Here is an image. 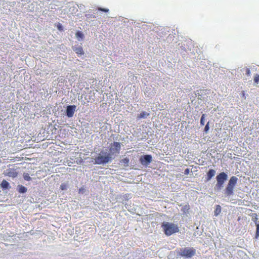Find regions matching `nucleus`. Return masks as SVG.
<instances>
[{
  "mask_svg": "<svg viewBox=\"0 0 259 259\" xmlns=\"http://www.w3.org/2000/svg\"><path fill=\"white\" fill-rule=\"evenodd\" d=\"M114 157H111L107 149H102L98 153L97 156L94 158V164L105 165L111 163L114 159Z\"/></svg>",
  "mask_w": 259,
  "mask_h": 259,
  "instance_id": "obj_1",
  "label": "nucleus"
},
{
  "mask_svg": "<svg viewBox=\"0 0 259 259\" xmlns=\"http://www.w3.org/2000/svg\"><path fill=\"white\" fill-rule=\"evenodd\" d=\"M238 179L235 176L230 178L224 190V194L226 196H231L234 194V189L237 184Z\"/></svg>",
  "mask_w": 259,
  "mask_h": 259,
  "instance_id": "obj_2",
  "label": "nucleus"
},
{
  "mask_svg": "<svg viewBox=\"0 0 259 259\" xmlns=\"http://www.w3.org/2000/svg\"><path fill=\"white\" fill-rule=\"evenodd\" d=\"M161 227L167 236H170L179 231L178 225L172 223L164 222L161 225Z\"/></svg>",
  "mask_w": 259,
  "mask_h": 259,
  "instance_id": "obj_3",
  "label": "nucleus"
},
{
  "mask_svg": "<svg viewBox=\"0 0 259 259\" xmlns=\"http://www.w3.org/2000/svg\"><path fill=\"white\" fill-rule=\"evenodd\" d=\"M217 183L214 186V190L219 192L224 187L225 182L228 179V175L225 172L219 173L215 177Z\"/></svg>",
  "mask_w": 259,
  "mask_h": 259,
  "instance_id": "obj_4",
  "label": "nucleus"
},
{
  "mask_svg": "<svg viewBox=\"0 0 259 259\" xmlns=\"http://www.w3.org/2000/svg\"><path fill=\"white\" fill-rule=\"evenodd\" d=\"M179 254L186 258H189L196 254V249L193 247H185L180 248Z\"/></svg>",
  "mask_w": 259,
  "mask_h": 259,
  "instance_id": "obj_5",
  "label": "nucleus"
},
{
  "mask_svg": "<svg viewBox=\"0 0 259 259\" xmlns=\"http://www.w3.org/2000/svg\"><path fill=\"white\" fill-rule=\"evenodd\" d=\"M121 150V143L117 142H114L110 145L109 153L111 157H115L120 152Z\"/></svg>",
  "mask_w": 259,
  "mask_h": 259,
  "instance_id": "obj_6",
  "label": "nucleus"
},
{
  "mask_svg": "<svg viewBox=\"0 0 259 259\" xmlns=\"http://www.w3.org/2000/svg\"><path fill=\"white\" fill-rule=\"evenodd\" d=\"M152 161V156L150 154L141 155L139 158V162L145 167H149V164Z\"/></svg>",
  "mask_w": 259,
  "mask_h": 259,
  "instance_id": "obj_7",
  "label": "nucleus"
},
{
  "mask_svg": "<svg viewBox=\"0 0 259 259\" xmlns=\"http://www.w3.org/2000/svg\"><path fill=\"white\" fill-rule=\"evenodd\" d=\"M76 106L75 105H68L66 108L65 115L68 118L73 117L75 111H76Z\"/></svg>",
  "mask_w": 259,
  "mask_h": 259,
  "instance_id": "obj_8",
  "label": "nucleus"
},
{
  "mask_svg": "<svg viewBox=\"0 0 259 259\" xmlns=\"http://www.w3.org/2000/svg\"><path fill=\"white\" fill-rule=\"evenodd\" d=\"M195 94L196 97H198V99L200 100H204L206 96V91L202 90L196 91Z\"/></svg>",
  "mask_w": 259,
  "mask_h": 259,
  "instance_id": "obj_9",
  "label": "nucleus"
},
{
  "mask_svg": "<svg viewBox=\"0 0 259 259\" xmlns=\"http://www.w3.org/2000/svg\"><path fill=\"white\" fill-rule=\"evenodd\" d=\"M216 171L213 169H210L206 173V177L205 178L206 181H209L215 175Z\"/></svg>",
  "mask_w": 259,
  "mask_h": 259,
  "instance_id": "obj_10",
  "label": "nucleus"
},
{
  "mask_svg": "<svg viewBox=\"0 0 259 259\" xmlns=\"http://www.w3.org/2000/svg\"><path fill=\"white\" fill-rule=\"evenodd\" d=\"M5 173V175L12 178H15L18 175V172L16 170L12 169H7Z\"/></svg>",
  "mask_w": 259,
  "mask_h": 259,
  "instance_id": "obj_11",
  "label": "nucleus"
},
{
  "mask_svg": "<svg viewBox=\"0 0 259 259\" xmlns=\"http://www.w3.org/2000/svg\"><path fill=\"white\" fill-rule=\"evenodd\" d=\"M73 50L78 55H82L84 54L82 48L80 46H75L72 47Z\"/></svg>",
  "mask_w": 259,
  "mask_h": 259,
  "instance_id": "obj_12",
  "label": "nucleus"
},
{
  "mask_svg": "<svg viewBox=\"0 0 259 259\" xmlns=\"http://www.w3.org/2000/svg\"><path fill=\"white\" fill-rule=\"evenodd\" d=\"M130 159L127 157H125L119 160V164L125 167H127L129 166Z\"/></svg>",
  "mask_w": 259,
  "mask_h": 259,
  "instance_id": "obj_13",
  "label": "nucleus"
},
{
  "mask_svg": "<svg viewBox=\"0 0 259 259\" xmlns=\"http://www.w3.org/2000/svg\"><path fill=\"white\" fill-rule=\"evenodd\" d=\"M1 187L3 190H8L11 188L10 186V184L5 180H3L1 184Z\"/></svg>",
  "mask_w": 259,
  "mask_h": 259,
  "instance_id": "obj_14",
  "label": "nucleus"
},
{
  "mask_svg": "<svg viewBox=\"0 0 259 259\" xmlns=\"http://www.w3.org/2000/svg\"><path fill=\"white\" fill-rule=\"evenodd\" d=\"M75 37L78 41H82L84 38V35L82 32L77 31L75 33Z\"/></svg>",
  "mask_w": 259,
  "mask_h": 259,
  "instance_id": "obj_15",
  "label": "nucleus"
},
{
  "mask_svg": "<svg viewBox=\"0 0 259 259\" xmlns=\"http://www.w3.org/2000/svg\"><path fill=\"white\" fill-rule=\"evenodd\" d=\"M17 191L21 194H24L27 191V189L24 186L19 185L17 188Z\"/></svg>",
  "mask_w": 259,
  "mask_h": 259,
  "instance_id": "obj_16",
  "label": "nucleus"
},
{
  "mask_svg": "<svg viewBox=\"0 0 259 259\" xmlns=\"http://www.w3.org/2000/svg\"><path fill=\"white\" fill-rule=\"evenodd\" d=\"M150 115V114L146 111H142L141 112L140 114H139L137 116V118L138 119H145L147 118V117Z\"/></svg>",
  "mask_w": 259,
  "mask_h": 259,
  "instance_id": "obj_17",
  "label": "nucleus"
},
{
  "mask_svg": "<svg viewBox=\"0 0 259 259\" xmlns=\"http://www.w3.org/2000/svg\"><path fill=\"white\" fill-rule=\"evenodd\" d=\"M221 212V207L219 205H217L215 210L214 211V215L218 216Z\"/></svg>",
  "mask_w": 259,
  "mask_h": 259,
  "instance_id": "obj_18",
  "label": "nucleus"
},
{
  "mask_svg": "<svg viewBox=\"0 0 259 259\" xmlns=\"http://www.w3.org/2000/svg\"><path fill=\"white\" fill-rule=\"evenodd\" d=\"M189 209V206L188 205H185L182 207L181 211L183 212V213L186 214L188 212Z\"/></svg>",
  "mask_w": 259,
  "mask_h": 259,
  "instance_id": "obj_19",
  "label": "nucleus"
},
{
  "mask_svg": "<svg viewBox=\"0 0 259 259\" xmlns=\"http://www.w3.org/2000/svg\"><path fill=\"white\" fill-rule=\"evenodd\" d=\"M69 187V185L68 183H64L61 184L60 189L62 190H66Z\"/></svg>",
  "mask_w": 259,
  "mask_h": 259,
  "instance_id": "obj_20",
  "label": "nucleus"
},
{
  "mask_svg": "<svg viewBox=\"0 0 259 259\" xmlns=\"http://www.w3.org/2000/svg\"><path fill=\"white\" fill-rule=\"evenodd\" d=\"M205 116H206V115L205 114H203L201 117L200 123V125L202 126L204 125Z\"/></svg>",
  "mask_w": 259,
  "mask_h": 259,
  "instance_id": "obj_21",
  "label": "nucleus"
},
{
  "mask_svg": "<svg viewBox=\"0 0 259 259\" xmlns=\"http://www.w3.org/2000/svg\"><path fill=\"white\" fill-rule=\"evenodd\" d=\"M256 229L255 232V238H257L259 237V224L255 223Z\"/></svg>",
  "mask_w": 259,
  "mask_h": 259,
  "instance_id": "obj_22",
  "label": "nucleus"
},
{
  "mask_svg": "<svg viewBox=\"0 0 259 259\" xmlns=\"http://www.w3.org/2000/svg\"><path fill=\"white\" fill-rule=\"evenodd\" d=\"M23 177L24 179L27 181H29L31 180V178L29 176L28 174H24Z\"/></svg>",
  "mask_w": 259,
  "mask_h": 259,
  "instance_id": "obj_23",
  "label": "nucleus"
},
{
  "mask_svg": "<svg viewBox=\"0 0 259 259\" xmlns=\"http://www.w3.org/2000/svg\"><path fill=\"white\" fill-rule=\"evenodd\" d=\"M209 122H208L205 125V127H204V132L205 133V134H207L208 133V131H209Z\"/></svg>",
  "mask_w": 259,
  "mask_h": 259,
  "instance_id": "obj_24",
  "label": "nucleus"
},
{
  "mask_svg": "<svg viewBox=\"0 0 259 259\" xmlns=\"http://www.w3.org/2000/svg\"><path fill=\"white\" fill-rule=\"evenodd\" d=\"M56 26H57V29L60 31H63V25H62V24L60 23H58L57 25H56Z\"/></svg>",
  "mask_w": 259,
  "mask_h": 259,
  "instance_id": "obj_25",
  "label": "nucleus"
},
{
  "mask_svg": "<svg viewBox=\"0 0 259 259\" xmlns=\"http://www.w3.org/2000/svg\"><path fill=\"white\" fill-rule=\"evenodd\" d=\"M254 81L257 84L259 83V75L257 74H256L254 76Z\"/></svg>",
  "mask_w": 259,
  "mask_h": 259,
  "instance_id": "obj_26",
  "label": "nucleus"
},
{
  "mask_svg": "<svg viewBox=\"0 0 259 259\" xmlns=\"http://www.w3.org/2000/svg\"><path fill=\"white\" fill-rule=\"evenodd\" d=\"M98 10L99 11H102L103 12H109V9H106V8H101V7H99L98 8Z\"/></svg>",
  "mask_w": 259,
  "mask_h": 259,
  "instance_id": "obj_27",
  "label": "nucleus"
},
{
  "mask_svg": "<svg viewBox=\"0 0 259 259\" xmlns=\"http://www.w3.org/2000/svg\"><path fill=\"white\" fill-rule=\"evenodd\" d=\"M49 2H50V0H40L39 1L40 4L39 5H40V4H42L44 5V4L46 3H47V4H49Z\"/></svg>",
  "mask_w": 259,
  "mask_h": 259,
  "instance_id": "obj_28",
  "label": "nucleus"
},
{
  "mask_svg": "<svg viewBox=\"0 0 259 259\" xmlns=\"http://www.w3.org/2000/svg\"><path fill=\"white\" fill-rule=\"evenodd\" d=\"M85 189L83 187H81L79 189L78 192L80 194H83L84 193Z\"/></svg>",
  "mask_w": 259,
  "mask_h": 259,
  "instance_id": "obj_29",
  "label": "nucleus"
},
{
  "mask_svg": "<svg viewBox=\"0 0 259 259\" xmlns=\"http://www.w3.org/2000/svg\"><path fill=\"white\" fill-rule=\"evenodd\" d=\"M123 197L125 200H128V199L131 198L130 195L128 194H125Z\"/></svg>",
  "mask_w": 259,
  "mask_h": 259,
  "instance_id": "obj_30",
  "label": "nucleus"
},
{
  "mask_svg": "<svg viewBox=\"0 0 259 259\" xmlns=\"http://www.w3.org/2000/svg\"><path fill=\"white\" fill-rule=\"evenodd\" d=\"M246 74L247 75V76H249L250 74V70L249 68H247L246 69Z\"/></svg>",
  "mask_w": 259,
  "mask_h": 259,
  "instance_id": "obj_31",
  "label": "nucleus"
},
{
  "mask_svg": "<svg viewBox=\"0 0 259 259\" xmlns=\"http://www.w3.org/2000/svg\"><path fill=\"white\" fill-rule=\"evenodd\" d=\"M190 172V169L189 168H186L185 169V171H184V174L185 175H188Z\"/></svg>",
  "mask_w": 259,
  "mask_h": 259,
  "instance_id": "obj_32",
  "label": "nucleus"
},
{
  "mask_svg": "<svg viewBox=\"0 0 259 259\" xmlns=\"http://www.w3.org/2000/svg\"><path fill=\"white\" fill-rule=\"evenodd\" d=\"M43 14H45V11H43Z\"/></svg>",
  "mask_w": 259,
  "mask_h": 259,
  "instance_id": "obj_33",
  "label": "nucleus"
}]
</instances>
